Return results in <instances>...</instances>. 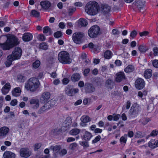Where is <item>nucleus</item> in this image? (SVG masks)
Returning <instances> with one entry per match:
<instances>
[{"label":"nucleus","instance_id":"1a4fd4ad","mask_svg":"<svg viewBox=\"0 0 158 158\" xmlns=\"http://www.w3.org/2000/svg\"><path fill=\"white\" fill-rule=\"evenodd\" d=\"M31 154V152L28 148H22L19 150V154L20 156L24 158H27Z\"/></svg>","mask_w":158,"mask_h":158},{"label":"nucleus","instance_id":"dca6fc26","mask_svg":"<svg viewBox=\"0 0 158 158\" xmlns=\"http://www.w3.org/2000/svg\"><path fill=\"white\" fill-rule=\"evenodd\" d=\"M148 146L152 148L158 147V140L151 139L148 143Z\"/></svg>","mask_w":158,"mask_h":158},{"label":"nucleus","instance_id":"ddd939ff","mask_svg":"<svg viewBox=\"0 0 158 158\" xmlns=\"http://www.w3.org/2000/svg\"><path fill=\"white\" fill-rule=\"evenodd\" d=\"M30 104L33 105V108L36 109L39 106V100L38 99L32 98L30 100Z\"/></svg>","mask_w":158,"mask_h":158},{"label":"nucleus","instance_id":"69168bd1","mask_svg":"<svg viewBox=\"0 0 158 158\" xmlns=\"http://www.w3.org/2000/svg\"><path fill=\"white\" fill-rule=\"evenodd\" d=\"M135 136V137L138 138H141L143 136L142 133L140 132L136 133Z\"/></svg>","mask_w":158,"mask_h":158},{"label":"nucleus","instance_id":"7c9ffc66","mask_svg":"<svg viewBox=\"0 0 158 158\" xmlns=\"http://www.w3.org/2000/svg\"><path fill=\"white\" fill-rule=\"evenodd\" d=\"M144 4L145 2L144 1L139 0L135 3V4L138 8L141 9L143 7Z\"/></svg>","mask_w":158,"mask_h":158},{"label":"nucleus","instance_id":"603ef678","mask_svg":"<svg viewBox=\"0 0 158 158\" xmlns=\"http://www.w3.org/2000/svg\"><path fill=\"white\" fill-rule=\"evenodd\" d=\"M101 138V136L100 135H98L96 136L95 139L92 141V143H97L100 140Z\"/></svg>","mask_w":158,"mask_h":158},{"label":"nucleus","instance_id":"9b49d317","mask_svg":"<svg viewBox=\"0 0 158 158\" xmlns=\"http://www.w3.org/2000/svg\"><path fill=\"white\" fill-rule=\"evenodd\" d=\"M144 85V81L142 79L139 78L135 81V85L137 89H143Z\"/></svg>","mask_w":158,"mask_h":158},{"label":"nucleus","instance_id":"680f3d73","mask_svg":"<svg viewBox=\"0 0 158 158\" xmlns=\"http://www.w3.org/2000/svg\"><path fill=\"white\" fill-rule=\"evenodd\" d=\"M67 153V151L66 149H63L61 150L59 153L60 156H63L65 155Z\"/></svg>","mask_w":158,"mask_h":158},{"label":"nucleus","instance_id":"79ce46f5","mask_svg":"<svg viewBox=\"0 0 158 158\" xmlns=\"http://www.w3.org/2000/svg\"><path fill=\"white\" fill-rule=\"evenodd\" d=\"M79 143L80 144L83 146L85 148L88 147L89 146L88 143L86 141H80Z\"/></svg>","mask_w":158,"mask_h":158},{"label":"nucleus","instance_id":"052dcab7","mask_svg":"<svg viewBox=\"0 0 158 158\" xmlns=\"http://www.w3.org/2000/svg\"><path fill=\"white\" fill-rule=\"evenodd\" d=\"M41 146V144L40 143H36L34 145V150L35 151L39 149Z\"/></svg>","mask_w":158,"mask_h":158},{"label":"nucleus","instance_id":"6ab92c4d","mask_svg":"<svg viewBox=\"0 0 158 158\" xmlns=\"http://www.w3.org/2000/svg\"><path fill=\"white\" fill-rule=\"evenodd\" d=\"M50 97V94L49 93L46 92L43 93L40 98L41 101H46L49 99Z\"/></svg>","mask_w":158,"mask_h":158},{"label":"nucleus","instance_id":"ea45409f","mask_svg":"<svg viewBox=\"0 0 158 158\" xmlns=\"http://www.w3.org/2000/svg\"><path fill=\"white\" fill-rule=\"evenodd\" d=\"M139 51L142 52H145L147 50V48L144 45H140L138 48Z\"/></svg>","mask_w":158,"mask_h":158},{"label":"nucleus","instance_id":"c756f323","mask_svg":"<svg viewBox=\"0 0 158 158\" xmlns=\"http://www.w3.org/2000/svg\"><path fill=\"white\" fill-rule=\"evenodd\" d=\"M144 77L146 78H150L152 75V70L150 69L146 70L144 73Z\"/></svg>","mask_w":158,"mask_h":158},{"label":"nucleus","instance_id":"0eeeda50","mask_svg":"<svg viewBox=\"0 0 158 158\" xmlns=\"http://www.w3.org/2000/svg\"><path fill=\"white\" fill-rule=\"evenodd\" d=\"M84 36V34L83 33L80 32H76L73 34L72 39L75 43L79 44L81 43Z\"/></svg>","mask_w":158,"mask_h":158},{"label":"nucleus","instance_id":"cd10ccee","mask_svg":"<svg viewBox=\"0 0 158 158\" xmlns=\"http://www.w3.org/2000/svg\"><path fill=\"white\" fill-rule=\"evenodd\" d=\"M80 75L79 73H74L71 77V80L73 82H76L78 81L80 79Z\"/></svg>","mask_w":158,"mask_h":158},{"label":"nucleus","instance_id":"72a5a7b5","mask_svg":"<svg viewBox=\"0 0 158 158\" xmlns=\"http://www.w3.org/2000/svg\"><path fill=\"white\" fill-rule=\"evenodd\" d=\"M51 149L52 150L54 153L58 152L60 148V145H56L55 146H52L50 147Z\"/></svg>","mask_w":158,"mask_h":158},{"label":"nucleus","instance_id":"6e6552de","mask_svg":"<svg viewBox=\"0 0 158 158\" xmlns=\"http://www.w3.org/2000/svg\"><path fill=\"white\" fill-rule=\"evenodd\" d=\"M22 55V50L19 47H16L12 52L11 54L9 56H11L12 60H15L19 59Z\"/></svg>","mask_w":158,"mask_h":158},{"label":"nucleus","instance_id":"c03bdc74","mask_svg":"<svg viewBox=\"0 0 158 158\" xmlns=\"http://www.w3.org/2000/svg\"><path fill=\"white\" fill-rule=\"evenodd\" d=\"M39 48L41 49L46 50L48 49V46L45 43H43L40 44Z\"/></svg>","mask_w":158,"mask_h":158},{"label":"nucleus","instance_id":"4c0bfd02","mask_svg":"<svg viewBox=\"0 0 158 158\" xmlns=\"http://www.w3.org/2000/svg\"><path fill=\"white\" fill-rule=\"evenodd\" d=\"M101 7L102 8L103 10L105 12H109L110 10V7L106 4L102 5Z\"/></svg>","mask_w":158,"mask_h":158},{"label":"nucleus","instance_id":"e433bc0d","mask_svg":"<svg viewBox=\"0 0 158 158\" xmlns=\"http://www.w3.org/2000/svg\"><path fill=\"white\" fill-rule=\"evenodd\" d=\"M134 70V67L131 65H128L124 69V71L126 73L132 72Z\"/></svg>","mask_w":158,"mask_h":158},{"label":"nucleus","instance_id":"39448f33","mask_svg":"<svg viewBox=\"0 0 158 158\" xmlns=\"http://www.w3.org/2000/svg\"><path fill=\"white\" fill-rule=\"evenodd\" d=\"M71 123V120L69 118L67 119L63 124V126L61 129L56 128L52 130L51 132V134L52 135H56L60 134V133L63 132L69 129L70 127V124Z\"/></svg>","mask_w":158,"mask_h":158},{"label":"nucleus","instance_id":"473e14b6","mask_svg":"<svg viewBox=\"0 0 158 158\" xmlns=\"http://www.w3.org/2000/svg\"><path fill=\"white\" fill-rule=\"evenodd\" d=\"M80 131V129L77 128H74L71 130L69 131V133L72 135H76L79 134Z\"/></svg>","mask_w":158,"mask_h":158},{"label":"nucleus","instance_id":"423d86ee","mask_svg":"<svg viewBox=\"0 0 158 158\" xmlns=\"http://www.w3.org/2000/svg\"><path fill=\"white\" fill-rule=\"evenodd\" d=\"M99 27L97 26H93L88 30V35L91 38L95 37L99 34Z\"/></svg>","mask_w":158,"mask_h":158},{"label":"nucleus","instance_id":"2f4dec72","mask_svg":"<svg viewBox=\"0 0 158 158\" xmlns=\"http://www.w3.org/2000/svg\"><path fill=\"white\" fill-rule=\"evenodd\" d=\"M78 23L81 26H86L88 24L86 20L83 18L80 19L78 21Z\"/></svg>","mask_w":158,"mask_h":158},{"label":"nucleus","instance_id":"9d476101","mask_svg":"<svg viewBox=\"0 0 158 158\" xmlns=\"http://www.w3.org/2000/svg\"><path fill=\"white\" fill-rule=\"evenodd\" d=\"M80 120L81 121L80 123L81 126L82 127H85L87 125V123L91 120V119L89 116L84 115L81 117Z\"/></svg>","mask_w":158,"mask_h":158},{"label":"nucleus","instance_id":"37998d69","mask_svg":"<svg viewBox=\"0 0 158 158\" xmlns=\"http://www.w3.org/2000/svg\"><path fill=\"white\" fill-rule=\"evenodd\" d=\"M150 121V119L149 118H143L140 120V122L143 125H145Z\"/></svg>","mask_w":158,"mask_h":158},{"label":"nucleus","instance_id":"5701e85b","mask_svg":"<svg viewBox=\"0 0 158 158\" xmlns=\"http://www.w3.org/2000/svg\"><path fill=\"white\" fill-rule=\"evenodd\" d=\"M124 78V73L123 72H119L116 74V81L117 82H120Z\"/></svg>","mask_w":158,"mask_h":158},{"label":"nucleus","instance_id":"09e8293b","mask_svg":"<svg viewBox=\"0 0 158 158\" xmlns=\"http://www.w3.org/2000/svg\"><path fill=\"white\" fill-rule=\"evenodd\" d=\"M77 146V144L75 143H73L70 144L69 148L72 150H74Z\"/></svg>","mask_w":158,"mask_h":158},{"label":"nucleus","instance_id":"412c9836","mask_svg":"<svg viewBox=\"0 0 158 158\" xmlns=\"http://www.w3.org/2000/svg\"><path fill=\"white\" fill-rule=\"evenodd\" d=\"M89 48L93 49L94 51H97L100 50V46L93 43H90L88 46Z\"/></svg>","mask_w":158,"mask_h":158},{"label":"nucleus","instance_id":"a878e982","mask_svg":"<svg viewBox=\"0 0 158 158\" xmlns=\"http://www.w3.org/2000/svg\"><path fill=\"white\" fill-rule=\"evenodd\" d=\"M21 90L20 88L17 87L15 88L12 91V94L13 96L17 97L20 94Z\"/></svg>","mask_w":158,"mask_h":158},{"label":"nucleus","instance_id":"8fccbe9b","mask_svg":"<svg viewBox=\"0 0 158 158\" xmlns=\"http://www.w3.org/2000/svg\"><path fill=\"white\" fill-rule=\"evenodd\" d=\"M76 10V8L74 7H70L68 10V12L70 15H72Z\"/></svg>","mask_w":158,"mask_h":158},{"label":"nucleus","instance_id":"6e6d98bb","mask_svg":"<svg viewBox=\"0 0 158 158\" xmlns=\"http://www.w3.org/2000/svg\"><path fill=\"white\" fill-rule=\"evenodd\" d=\"M149 32L148 31H145L139 33V35L140 36H147L148 35Z\"/></svg>","mask_w":158,"mask_h":158},{"label":"nucleus","instance_id":"774afa93","mask_svg":"<svg viewBox=\"0 0 158 158\" xmlns=\"http://www.w3.org/2000/svg\"><path fill=\"white\" fill-rule=\"evenodd\" d=\"M137 35V32L135 31H132L130 34V37L132 38L135 37Z\"/></svg>","mask_w":158,"mask_h":158},{"label":"nucleus","instance_id":"c9c22d12","mask_svg":"<svg viewBox=\"0 0 158 158\" xmlns=\"http://www.w3.org/2000/svg\"><path fill=\"white\" fill-rule=\"evenodd\" d=\"M43 32L45 34H47L48 35H50L52 33L51 31L50 28L48 27H45L43 29Z\"/></svg>","mask_w":158,"mask_h":158},{"label":"nucleus","instance_id":"bb28decb","mask_svg":"<svg viewBox=\"0 0 158 158\" xmlns=\"http://www.w3.org/2000/svg\"><path fill=\"white\" fill-rule=\"evenodd\" d=\"M12 60L11 56L9 55L7 57L5 63V64L6 67H9L12 64V61H14Z\"/></svg>","mask_w":158,"mask_h":158},{"label":"nucleus","instance_id":"58836bf2","mask_svg":"<svg viewBox=\"0 0 158 158\" xmlns=\"http://www.w3.org/2000/svg\"><path fill=\"white\" fill-rule=\"evenodd\" d=\"M113 83L110 79H108L106 82V85L108 88H111L113 85Z\"/></svg>","mask_w":158,"mask_h":158},{"label":"nucleus","instance_id":"20e7f679","mask_svg":"<svg viewBox=\"0 0 158 158\" xmlns=\"http://www.w3.org/2000/svg\"><path fill=\"white\" fill-rule=\"evenodd\" d=\"M58 59L63 64H69L72 62V59L69 53L66 51H62L58 54Z\"/></svg>","mask_w":158,"mask_h":158},{"label":"nucleus","instance_id":"e2e57ef3","mask_svg":"<svg viewBox=\"0 0 158 158\" xmlns=\"http://www.w3.org/2000/svg\"><path fill=\"white\" fill-rule=\"evenodd\" d=\"M158 134V131L156 130H153L151 133L150 135L152 136H155Z\"/></svg>","mask_w":158,"mask_h":158},{"label":"nucleus","instance_id":"b1692460","mask_svg":"<svg viewBox=\"0 0 158 158\" xmlns=\"http://www.w3.org/2000/svg\"><path fill=\"white\" fill-rule=\"evenodd\" d=\"M92 137V134L88 131H85L84 133L83 139L85 141H88Z\"/></svg>","mask_w":158,"mask_h":158},{"label":"nucleus","instance_id":"aec40b11","mask_svg":"<svg viewBox=\"0 0 158 158\" xmlns=\"http://www.w3.org/2000/svg\"><path fill=\"white\" fill-rule=\"evenodd\" d=\"M56 103V101L52 99L46 103L44 106L47 110H48L50 109L52 106L55 105Z\"/></svg>","mask_w":158,"mask_h":158},{"label":"nucleus","instance_id":"864d4df0","mask_svg":"<svg viewBox=\"0 0 158 158\" xmlns=\"http://www.w3.org/2000/svg\"><path fill=\"white\" fill-rule=\"evenodd\" d=\"M153 55L155 56H156L158 55V47H155L153 48Z\"/></svg>","mask_w":158,"mask_h":158},{"label":"nucleus","instance_id":"a19ab883","mask_svg":"<svg viewBox=\"0 0 158 158\" xmlns=\"http://www.w3.org/2000/svg\"><path fill=\"white\" fill-rule=\"evenodd\" d=\"M65 93L68 95L72 96L73 95V89H71L67 87L65 89Z\"/></svg>","mask_w":158,"mask_h":158},{"label":"nucleus","instance_id":"4d7b16f0","mask_svg":"<svg viewBox=\"0 0 158 158\" xmlns=\"http://www.w3.org/2000/svg\"><path fill=\"white\" fill-rule=\"evenodd\" d=\"M113 120L114 121H117L120 117V115L119 114H113Z\"/></svg>","mask_w":158,"mask_h":158},{"label":"nucleus","instance_id":"393cba45","mask_svg":"<svg viewBox=\"0 0 158 158\" xmlns=\"http://www.w3.org/2000/svg\"><path fill=\"white\" fill-rule=\"evenodd\" d=\"M40 5L42 7L45 9H48L51 6L50 3L48 1L42 2H40Z\"/></svg>","mask_w":158,"mask_h":158},{"label":"nucleus","instance_id":"7ed1b4c3","mask_svg":"<svg viewBox=\"0 0 158 158\" xmlns=\"http://www.w3.org/2000/svg\"><path fill=\"white\" fill-rule=\"evenodd\" d=\"M40 83L38 79L36 78H30L25 83V87L28 90L34 91L39 87Z\"/></svg>","mask_w":158,"mask_h":158},{"label":"nucleus","instance_id":"5fc2aeb1","mask_svg":"<svg viewBox=\"0 0 158 158\" xmlns=\"http://www.w3.org/2000/svg\"><path fill=\"white\" fill-rule=\"evenodd\" d=\"M47 110V109L46 108L45 106H43L38 111V113L41 114L43 112Z\"/></svg>","mask_w":158,"mask_h":158},{"label":"nucleus","instance_id":"f8f14e48","mask_svg":"<svg viewBox=\"0 0 158 158\" xmlns=\"http://www.w3.org/2000/svg\"><path fill=\"white\" fill-rule=\"evenodd\" d=\"M139 110V105L137 103L133 104L130 110L131 112L132 115L136 116L138 114Z\"/></svg>","mask_w":158,"mask_h":158},{"label":"nucleus","instance_id":"4468645a","mask_svg":"<svg viewBox=\"0 0 158 158\" xmlns=\"http://www.w3.org/2000/svg\"><path fill=\"white\" fill-rule=\"evenodd\" d=\"M33 38L32 35L30 33H24L22 36V39L25 42H28L31 40Z\"/></svg>","mask_w":158,"mask_h":158},{"label":"nucleus","instance_id":"de8ad7c7","mask_svg":"<svg viewBox=\"0 0 158 158\" xmlns=\"http://www.w3.org/2000/svg\"><path fill=\"white\" fill-rule=\"evenodd\" d=\"M31 14V15L35 17H38L40 15L39 13L35 10H32Z\"/></svg>","mask_w":158,"mask_h":158},{"label":"nucleus","instance_id":"4be33fe9","mask_svg":"<svg viewBox=\"0 0 158 158\" xmlns=\"http://www.w3.org/2000/svg\"><path fill=\"white\" fill-rule=\"evenodd\" d=\"M85 91L86 93H91L95 90V88L92 85L89 84H86L85 85Z\"/></svg>","mask_w":158,"mask_h":158},{"label":"nucleus","instance_id":"f3484780","mask_svg":"<svg viewBox=\"0 0 158 158\" xmlns=\"http://www.w3.org/2000/svg\"><path fill=\"white\" fill-rule=\"evenodd\" d=\"M3 156L4 158H15L16 155L11 152L6 151L3 154Z\"/></svg>","mask_w":158,"mask_h":158},{"label":"nucleus","instance_id":"bf43d9fd","mask_svg":"<svg viewBox=\"0 0 158 158\" xmlns=\"http://www.w3.org/2000/svg\"><path fill=\"white\" fill-rule=\"evenodd\" d=\"M38 39L41 41H44L45 40V37L43 34H40L38 36Z\"/></svg>","mask_w":158,"mask_h":158},{"label":"nucleus","instance_id":"49530a36","mask_svg":"<svg viewBox=\"0 0 158 158\" xmlns=\"http://www.w3.org/2000/svg\"><path fill=\"white\" fill-rule=\"evenodd\" d=\"M40 65V62L39 60H36L33 64V67L35 69L38 68Z\"/></svg>","mask_w":158,"mask_h":158},{"label":"nucleus","instance_id":"c85d7f7f","mask_svg":"<svg viewBox=\"0 0 158 158\" xmlns=\"http://www.w3.org/2000/svg\"><path fill=\"white\" fill-rule=\"evenodd\" d=\"M104 56L105 58L107 59H109L111 58L112 56V53L110 51L107 50L104 53Z\"/></svg>","mask_w":158,"mask_h":158},{"label":"nucleus","instance_id":"a18cd8bd","mask_svg":"<svg viewBox=\"0 0 158 158\" xmlns=\"http://www.w3.org/2000/svg\"><path fill=\"white\" fill-rule=\"evenodd\" d=\"M147 94V92L146 91H144L143 93L141 91H139L138 93V96L142 98L144 96H145Z\"/></svg>","mask_w":158,"mask_h":158},{"label":"nucleus","instance_id":"3c124183","mask_svg":"<svg viewBox=\"0 0 158 158\" xmlns=\"http://www.w3.org/2000/svg\"><path fill=\"white\" fill-rule=\"evenodd\" d=\"M62 35V33L60 31H58L56 32L55 33L54 35V36L56 38H59Z\"/></svg>","mask_w":158,"mask_h":158},{"label":"nucleus","instance_id":"f704fd0d","mask_svg":"<svg viewBox=\"0 0 158 158\" xmlns=\"http://www.w3.org/2000/svg\"><path fill=\"white\" fill-rule=\"evenodd\" d=\"M26 77L23 74H19L17 76V81L19 82H23L26 80Z\"/></svg>","mask_w":158,"mask_h":158},{"label":"nucleus","instance_id":"f257e3e1","mask_svg":"<svg viewBox=\"0 0 158 158\" xmlns=\"http://www.w3.org/2000/svg\"><path fill=\"white\" fill-rule=\"evenodd\" d=\"M0 43H1V47L4 50H7L18 44L19 42L16 36L9 35L7 36L5 35L1 36Z\"/></svg>","mask_w":158,"mask_h":158},{"label":"nucleus","instance_id":"0e129e2a","mask_svg":"<svg viewBox=\"0 0 158 158\" xmlns=\"http://www.w3.org/2000/svg\"><path fill=\"white\" fill-rule=\"evenodd\" d=\"M122 56L125 59H128L129 58L130 55L128 52H124L122 54Z\"/></svg>","mask_w":158,"mask_h":158},{"label":"nucleus","instance_id":"2eb2a0df","mask_svg":"<svg viewBox=\"0 0 158 158\" xmlns=\"http://www.w3.org/2000/svg\"><path fill=\"white\" fill-rule=\"evenodd\" d=\"M10 89V85L9 83H6L2 89V92L3 94H7Z\"/></svg>","mask_w":158,"mask_h":158},{"label":"nucleus","instance_id":"f03ea898","mask_svg":"<svg viewBox=\"0 0 158 158\" xmlns=\"http://www.w3.org/2000/svg\"><path fill=\"white\" fill-rule=\"evenodd\" d=\"M85 10L88 15H94L98 13L100 10V7L97 2L91 1L86 4L85 7Z\"/></svg>","mask_w":158,"mask_h":158},{"label":"nucleus","instance_id":"13d9d810","mask_svg":"<svg viewBox=\"0 0 158 158\" xmlns=\"http://www.w3.org/2000/svg\"><path fill=\"white\" fill-rule=\"evenodd\" d=\"M153 66L156 68H158V60H154L152 61Z\"/></svg>","mask_w":158,"mask_h":158},{"label":"nucleus","instance_id":"a211bd4d","mask_svg":"<svg viewBox=\"0 0 158 158\" xmlns=\"http://www.w3.org/2000/svg\"><path fill=\"white\" fill-rule=\"evenodd\" d=\"M9 131V129L6 127L0 128V136L4 137Z\"/></svg>","mask_w":158,"mask_h":158},{"label":"nucleus","instance_id":"338daca9","mask_svg":"<svg viewBox=\"0 0 158 158\" xmlns=\"http://www.w3.org/2000/svg\"><path fill=\"white\" fill-rule=\"evenodd\" d=\"M18 103V101L16 99H14L11 101L10 105L12 106H14L16 105Z\"/></svg>","mask_w":158,"mask_h":158}]
</instances>
